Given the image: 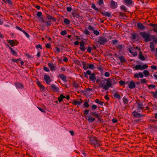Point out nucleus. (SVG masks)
I'll use <instances>...</instances> for the list:
<instances>
[{"instance_id":"nucleus-1","label":"nucleus","mask_w":157,"mask_h":157,"mask_svg":"<svg viewBox=\"0 0 157 157\" xmlns=\"http://www.w3.org/2000/svg\"><path fill=\"white\" fill-rule=\"evenodd\" d=\"M46 17L45 19L42 17H41L42 15V13L41 12L39 11L37 12L36 13V15L40 17V19L41 20V22L42 23H45V25H43L42 26L44 27L45 26L47 28H49L51 25V20L53 22L56 21V18L55 17H53L52 16L48 14H46Z\"/></svg>"},{"instance_id":"nucleus-2","label":"nucleus","mask_w":157,"mask_h":157,"mask_svg":"<svg viewBox=\"0 0 157 157\" xmlns=\"http://www.w3.org/2000/svg\"><path fill=\"white\" fill-rule=\"evenodd\" d=\"M140 35L143 38L144 40L146 42L150 41L152 39L154 43L157 44V37L155 35H151L149 33H147L145 32H141Z\"/></svg>"},{"instance_id":"nucleus-3","label":"nucleus","mask_w":157,"mask_h":157,"mask_svg":"<svg viewBox=\"0 0 157 157\" xmlns=\"http://www.w3.org/2000/svg\"><path fill=\"white\" fill-rule=\"evenodd\" d=\"M106 84L105 85L102 84L101 86V88H103L105 90H108L109 88L112 85L116 84L117 82V80L115 78H112L111 79L110 78H106Z\"/></svg>"},{"instance_id":"nucleus-4","label":"nucleus","mask_w":157,"mask_h":157,"mask_svg":"<svg viewBox=\"0 0 157 157\" xmlns=\"http://www.w3.org/2000/svg\"><path fill=\"white\" fill-rule=\"evenodd\" d=\"M89 141L91 145L93 147H100L101 145L100 143V141L96 137L91 136L90 137Z\"/></svg>"},{"instance_id":"nucleus-5","label":"nucleus","mask_w":157,"mask_h":157,"mask_svg":"<svg viewBox=\"0 0 157 157\" xmlns=\"http://www.w3.org/2000/svg\"><path fill=\"white\" fill-rule=\"evenodd\" d=\"M148 67V66L146 64H144L142 66L139 64L136 65L135 66V68L136 70H142L147 68Z\"/></svg>"},{"instance_id":"nucleus-6","label":"nucleus","mask_w":157,"mask_h":157,"mask_svg":"<svg viewBox=\"0 0 157 157\" xmlns=\"http://www.w3.org/2000/svg\"><path fill=\"white\" fill-rule=\"evenodd\" d=\"M6 41L9 44L11 47L14 46L19 44V42L17 40H7Z\"/></svg>"},{"instance_id":"nucleus-7","label":"nucleus","mask_w":157,"mask_h":157,"mask_svg":"<svg viewBox=\"0 0 157 157\" xmlns=\"http://www.w3.org/2000/svg\"><path fill=\"white\" fill-rule=\"evenodd\" d=\"M97 42L99 43L100 45H104L105 43L108 42V40L106 38L101 37L98 39Z\"/></svg>"},{"instance_id":"nucleus-8","label":"nucleus","mask_w":157,"mask_h":157,"mask_svg":"<svg viewBox=\"0 0 157 157\" xmlns=\"http://www.w3.org/2000/svg\"><path fill=\"white\" fill-rule=\"evenodd\" d=\"M103 79H100L99 78H98L96 81V82L97 83H99V82H103V83H102V82H100V83L99 84V86H98V87H101V84L103 85H105V81H106V78H103Z\"/></svg>"},{"instance_id":"nucleus-9","label":"nucleus","mask_w":157,"mask_h":157,"mask_svg":"<svg viewBox=\"0 0 157 157\" xmlns=\"http://www.w3.org/2000/svg\"><path fill=\"white\" fill-rule=\"evenodd\" d=\"M92 115H90V113L87 117L86 118L89 123H93L95 121V118L94 117H92Z\"/></svg>"},{"instance_id":"nucleus-10","label":"nucleus","mask_w":157,"mask_h":157,"mask_svg":"<svg viewBox=\"0 0 157 157\" xmlns=\"http://www.w3.org/2000/svg\"><path fill=\"white\" fill-rule=\"evenodd\" d=\"M136 103L137 104L138 106H137V109H138L142 110L143 109L144 107H143V104L140 100H138L136 101Z\"/></svg>"},{"instance_id":"nucleus-11","label":"nucleus","mask_w":157,"mask_h":157,"mask_svg":"<svg viewBox=\"0 0 157 157\" xmlns=\"http://www.w3.org/2000/svg\"><path fill=\"white\" fill-rule=\"evenodd\" d=\"M124 4L128 6H133L134 4V2L132 0H124Z\"/></svg>"},{"instance_id":"nucleus-12","label":"nucleus","mask_w":157,"mask_h":157,"mask_svg":"<svg viewBox=\"0 0 157 157\" xmlns=\"http://www.w3.org/2000/svg\"><path fill=\"white\" fill-rule=\"evenodd\" d=\"M91 8L95 10L96 11H97V12H99L100 13L102 14V13H103V12H102L101 11V8L98 9L95 5V4L93 3L91 4Z\"/></svg>"},{"instance_id":"nucleus-13","label":"nucleus","mask_w":157,"mask_h":157,"mask_svg":"<svg viewBox=\"0 0 157 157\" xmlns=\"http://www.w3.org/2000/svg\"><path fill=\"white\" fill-rule=\"evenodd\" d=\"M110 7L112 9L116 8L117 7V2L113 0H111L110 2Z\"/></svg>"},{"instance_id":"nucleus-14","label":"nucleus","mask_w":157,"mask_h":157,"mask_svg":"<svg viewBox=\"0 0 157 157\" xmlns=\"http://www.w3.org/2000/svg\"><path fill=\"white\" fill-rule=\"evenodd\" d=\"M79 48L80 50L82 52H84L86 50V47L85 46V43L83 41L80 42Z\"/></svg>"},{"instance_id":"nucleus-15","label":"nucleus","mask_w":157,"mask_h":157,"mask_svg":"<svg viewBox=\"0 0 157 157\" xmlns=\"http://www.w3.org/2000/svg\"><path fill=\"white\" fill-rule=\"evenodd\" d=\"M48 65L50 67L51 71H55L56 69V65L53 63L49 62L48 63Z\"/></svg>"},{"instance_id":"nucleus-16","label":"nucleus","mask_w":157,"mask_h":157,"mask_svg":"<svg viewBox=\"0 0 157 157\" xmlns=\"http://www.w3.org/2000/svg\"><path fill=\"white\" fill-rule=\"evenodd\" d=\"M44 79L47 84H49L51 81L50 77L48 75H44Z\"/></svg>"},{"instance_id":"nucleus-17","label":"nucleus","mask_w":157,"mask_h":157,"mask_svg":"<svg viewBox=\"0 0 157 157\" xmlns=\"http://www.w3.org/2000/svg\"><path fill=\"white\" fill-rule=\"evenodd\" d=\"M132 115L135 118H140L141 117V114L136 111H134L132 112Z\"/></svg>"},{"instance_id":"nucleus-18","label":"nucleus","mask_w":157,"mask_h":157,"mask_svg":"<svg viewBox=\"0 0 157 157\" xmlns=\"http://www.w3.org/2000/svg\"><path fill=\"white\" fill-rule=\"evenodd\" d=\"M90 115H92L93 117L97 118L100 117V114L95 111L90 112Z\"/></svg>"},{"instance_id":"nucleus-19","label":"nucleus","mask_w":157,"mask_h":157,"mask_svg":"<svg viewBox=\"0 0 157 157\" xmlns=\"http://www.w3.org/2000/svg\"><path fill=\"white\" fill-rule=\"evenodd\" d=\"M36 83L40 89H42L43 90H46V88L40 83V81L37 80L36 82Z\"/></svg>"},{"instance_id":"nucleus-20","label":"nucleus","mask_w":157,"mask_h":157,"mask_svg":"<svg viewBox=\"0 0 157 157\" xmlns=\"http://www.w3.org/2000/svg\"><path fill=\"white\" fill-rule=\"evenodd\" d=\"M14 85L16 87L19 89H22L24 88V86L21 83H20L19 82L14 83Z\"/></svg>"},{"instance_id":"nucleus-21","label":"nucleus","mask_w":157,"mask_h":157,"mask_svg":"<svg viewBox=\"0 0 157 157\" xmlns=\"http://www.w3.org/2000/svg\"><path fill=\"white\" fill-rule=\"evenodd\" d=\"M52 90L54 92H56L59 91V88L58 87H56L55 85L52 84L51 85Z\"/></svg>"},{"instance_id":"nucleus-22","label":"nucleus","mask_w":157,"mask_h":157,"mask_svg":"<svg viewBox=\"0 0 157 157\" xmlns=\"http://www.w3.org/2000/svg\"><path fill=\"white\" fill-rule=\"evenodd\" d=\"M128 87L131 89L135 87L136 85L135 82L133 81H131L128 85Z\"/></svg>"},{"instance_id":"nucleus-23","label":"nucleus","mask_w":157,"mask_h":157,"mask_svg":"<svg viewBox=\"0 0 157 157\" xmlns=\"http://www.w3.org/2000/svg\"><path fill=\"white\" fill-rule=\"evenodd\" d=\"M144 76V75L141 72H139L137 73H136L134 75V78H138L139 77H140V78H143Z\"/></svg>"},{"instance_id":"nucleus-24","label":"nucleus","mask_w":157,"mask_h":157,"mask_svg":"<svg viewBox=\"0 0 157 157\" xmlns=\"http://www.w3.org/2000/svg\"><path fill=\"white\" fill-rule=\"evenodd\" d=\"M90 75V76L89 77V79L93 81H94L96 79L95 74L94 73H91V74Z\"/></svg>"},{"instance_id":"nucleus-25","label":"nucleus","mask_w":157,"mask_h":157,"mask_svg":"<svg viewBox=\"0 0 157 157\" xmlns=\"http://www.w3.org/2000/svg\"><path fill=\"white\" fill-rule=\"evenodd\" d=\"M150 47L151 48V52H153L155 51V45L152 42L150 43Z\"/></svg>"},{"instance_id":"nucleus-26","label":"nucleus","mask_w":157,"mask_h":157,"mask_svg":"<svg viewBox=\"0 0 157 157\" xmlns=\"http://www.w3.org/2000/svg\"><path fill=\"white\" fill-rule=\"evenodd\" d=\"M142 54V52L141 51H140L139 55V58L142 61H145L146 59Z\"/></svg>"},{"instance_id":"nucleus-27","label":"nucleus","mask_w":157,"mask_h":157,"mask_svg":"<svg viewBox=\"0 0 157 157\" xmlns=\"http://www.w3.org/2000/svg\"><path fill=\"white\" fill-rule=\"evenodd\" d=\"M80 101H78L76 100H74L73 102H72V104L74 105H80L83 102V101L82 99H80Z\"/></svg>"},{"instance_id":"nucleus-28","label":"nucleus","mask_w":157,"mask_h":157,"mask_svg":"<svg viewBox=\"0 0 157 157\" xmlns=\"http://www.w3.org/2000/svg\"><path fill=\"white\" fill-rule=\"evenodd\" d=\"M72 15L74 18H79L81 17L80 14L78 12H73L72 13Z\"/></svg>"},{"instance_id":"nucleus-29","label":"nucleus","mask_w":157,"mask_h":157,"mask_svg":"<svg viewBox=\"0 0 157 157\" xmlns=\"http://www.w3.org/2000/svg\"><path fill=\"white\" fill-rule=\"evenodd\" d=\"M137 26L140 29L144 30L145 29V26L140 23H138Z\"/></svg>"},{"instance_id":"nucleus-30","label":"nucleus","mask_w":157,"mask_h":157,"mask_svg":"<svg viewBox=\"0 0 157 157\" xmlns=\"http://www.w3.org/2000/svg\"><path fill=\"white\" fill-rule=\"evenodd\" d=\"M65 98V96L63 95V94H61L60 96L58 98V101L60 102L63 101V98Z\"/></svg>"},{"instance_id":"nucleus-31","label":"nucleus","mask_w":157,"mask_h":157,"mask_svg":"<svg viewBox=\"0 0 157 157\" xmlns=\"http://www.w3.org/2000/svg\"><path fill=\"white\" fill-rule=\"evenodd\" d=\"M59 76L60 78L65 82H67V80L66 79V77L63 74H61L59 75Z\"/></svg>"},{"instance_id":"nucleus-32","label":"nucleus","mask_w":157,"mask_h":157,"mask_svg":"<svg viewBox=\"0 0 157 157\" xmlns=\"http://www.w3.org/2000/svg\"><path fill=\"white\" fill-rule=\"evenodd\" d=\"M119 60L120 61L121 63H125L126 62L125 61V59L124 56H121L119 57Z\"/></svg>"},{"instance_id":"nucleus-33","label":"nucleus","mask_w":157,"mask_h":157,"mask_svg":"<svg viewBox=\"0 0 157 157\" xmlns=\"http://www.w3.org/2000/svg\"><path fill=\"white\" fill-rule=\"evenodd\" d=\"M91 74V71L89 70H88L86 71V72H84V77L86 78H88V76L87 75H90Z\"/></svg>"},{"instance_id":"nucleus-34","label":"nucleus","mask_w":157,"mask_h":157,"mask_svg":"<svg viewBox=\"0 0 157 157\" xmlns=\"http://www.w3.org/2000/svg\"><path fill=\"white\" fill-rule=\"evenodd\" d=\"M102 15L103 16L107 17H111V13L107 12H103V13H102Z\"/></svg>"},{"instance_id":"nucleus-35","label":"nucleus","mask_w":157,"mask_h":157,"mask_svg":"<svg viewBox=\"0 0 157 157\" xmlns=\"http://www.w3.org/2000/svg\"><path fill=\"white\" fill-rule=\"evenodd\" d=\"M113 96L115 98H117L119 100H120L121 98L120 95L117 93H115L113 94Z\"/></svg>"},{"instance_id":"nucleus-36","label":"nucleus","mask_w":157,"mask_h":157,"mask_svg":"<svg viewBox=\"0 0 157 157\" xmlns=\"http://www.w3.org/2000/svg\"><path fill=\"white\" fill-rule=\"evenodd\" d=\"M10 52L14 56H18V55L17 54V52L14 51L13 48L11 49L10 50Z\"/></svg>"},{"instance_id":"nucleus-37","label":"nucleus","mask_w":157,"mask_h":157,"mask_svg":"<svg viewBox=\"0 0 157 157\" xmlns=\"http://www.w3.org/2000/svg\"><path fill=\"white\" fill-rule=\"evenodd\" d=\"M143 73L144 75V76L145 77H147L149 75V72L147 70H144L143 72Z\"/></svg>"},{"instance_id":"nucleus-38","label":"nucleus","mask_w":157,"mask_h":157,"mask_svg":"<svg viewBox=\"0 0 157 157\" xmlns=\"http://www.w3.org/2000/svg\"><path fill=\"white\" fill-rule=\"evenodd\" d=\"M121 10L124 11L125 12H127V8L124 5H121L120 7Z\"/></svg>"},{"instance_id":"nucleus-39","label":"nucleus","mask_w":157,"mask_h":157,"mask_svg":"<svg viewBox=\"0 0 157 157\" xmlns=\"http://www.w3.org/2000/svg\"><path fill=\"white\" fill-rule=\"evenodd\" d=\"M88 68L94 70V66L93 64L90 63V64H89L88 65Z\"/></svg>"},{"instance_id":"nucleus-40","label":"nucleus","mask_w":157,"mask_h":157,"mask_svg":"<svg viewBox=\"0 0 157 157\" xmlns=\"http://www.w3.org/2000/svg\"><path fill=\"white\" fill-rule=\"evenodd\" d=\"M90 110V109H85L84 110L83 113V114L84 115V117H86V115L88 114ZM82 116L84 117L83 116Z\"/></svg>"},{"instance_id":"nucleus-41","label":"nucleus","mask_w":157,"mask_h":157,"mask_svg":"<svg viewBox=\"0 0 157 157\" xmlns=\"http://www.w3.org/2000/svg\"><path fill=\"white\" fill-rule=\"evenodd\" d=\"M151 93L153 94V96L155 98H157V91H156L155 92L153 91H151Z\"/></svg>"},{"instance_id":"nucleus-42","label":"nucleus","mask_w":157,"mask_h":157,"mask_svg":"<svg viewBox=\"0 0 157 157\" xmlns=\"http://www.w3.org/2000/svg\"><path fill=\"white\" fill-rule=\"evenodd\" d=\"M123 102L125 104H127L128 103V100L125 97H124L123 98Z\"/></svg>"},{"instance_id":"nucleus-43","label":"nucleus","mask_w":157,"mask_h":157,"mask_svg":"<svg viewBox=\"0 0 157 157\" xmlns=\"http://www.w3.org/2000/svg\"><path fill=\"white\" fill-rule=\"evenodd\" d=\"M64 24L66 25H68L70 23V21L68 18H65L63 21Z\"/></svg>"},{"instance_id":"nucleus-44","label":"nucleus","mask_w":157,"mask_h":157,"mask_svg":"<svg viewBox=\"0 0 157 157\" xmlns=\"http://www.w3.org/2000/svg\"><path fill=\"white\" fill-rule=\"evenodd\" d=\"M73 85L75 88H78L79 87V85L76 82H74L73 83Z\"/></svg>"},{"instance_id":"nucleus-45","label":"nucleus","mask_w":157,"mask_h":157,"mask_svg":"<svg viewBox=\"0 0 157 157\" xmlns=\"http://www.w3.org/2000/svg\"><path fill=\"white\" fill-rule=\"evenodd\" d=\"M86 100H85V103L83 104V105L84 106L86 107V108H88L89 107L90 105L88 104V102Z\"/></svg>"},{"instance_id":"nucleus-46","label":"nucleus","mask_w":157,"mask_h":157,"mask_svg":"<svg viewBox=\"0 0 157 157\" xmlns=\"http://www.w3.org/2000/svg\"><path fill=\"white\" fill-rule=\"evenodd\" d=\"M82 63L83 65V68L85 70H86L88 68V66L87 67H86V64L85 63L84 61H82Z\"/></svg>"},{"instance_id":"nucleus-47","label":"nucleus","mask_w":157,"mask_h":157,"mask_svg":"<svg viewBox=\"0 0 157 157\" xmlns=\"http://www.w3.org/2000/svg\"><path fill=\"white\" fill-rule=\"evenodd\" d=\"M132 50L135 51V47H131L130 48L128 49V51L131 53H133V52L132 51Z\"/></svg>"},{"instance_id":"nucleus-48","label":"nucleus","mask_w":157,"mask_h":157,"mask_svg":"<svg viewBox=\"0 0 157 157\" xmlns=\"http://www.w3.org/2000/svg\"><path fill=\"white\" fill-rule=\"evenodd\" d=\"M112 43L113 45H117L118 43V41L117 40H112Z\"/></svg>"},{"instance_id":"nucleus-49","label":"nucleus","mask_w":157,"mask_h":157,"mask_svg":"<svg viewBox=\"0 0 157 157\" xmlns=\"http://www.w3.org/2000/svg\"><path fill=\"white\" fill-rule=\"evenodd\" d=\"M124 46V45H123L122 44H118L116 46V47L118 49H119L120 50H122Z\"/></svg>"},{"instance_id":"nucleus-50","label":"nucleus","mask_w":157,"mask_h":157,"mask_svg":"<svg viewBox=\"0 0 157 157\" xmlns=\"http://www.w3.org/2000/svg\"><path fill=\"white\" fill-rule=\"evenodd\" d=\"M156 87V86L155 85L153 84L149 85L147 86V87L150 89L154 88Z\"/></svg>"},{"instance_id":"nucleus-51","label":"nucleus","mask_w":157,"mask_h":157,"mask_svg":"<svg viewBox=\"0 0 157 157\" xmlns=\"http://www.w3.org/2000/svg\"><path fill=\"white\" fill-rule=\"evenodd\" d=\"M4 2L6 3H8L9 5H12L13 4L12 2L10 0H5Z\"/></svg>"},{"instance_id":"nucleus-52","label":"nucleus","mask_w":157,"mask_h":157,"mask_svg":"<svg viewBox=\"0 0 157 157\" xmlns=\"http://www.w3.org/2000/svg\"><path fill=\"white\" fill-rule=\"evenodd\" d=\"M131 36L133 39L135 40L136 39V37H139L138 36L134 33H132L131 34Z\"/></svg>"},{"instance_id":"nucleus-53","label":"nucleus","mask_w":157,"mask_h":157,"mask_svg":"<svg viewBox=\"0 0 157 157\" xmlns=\"http://www.w3.org/2000/svg\"><path fill=\"white\" fill-rule=\"evenodd\" d=\"M140 82L142 84H144L146 83L147 81L145 78H143L140 79Z\"/></svg>"},{"instance_id":"nucleus-54","label":"nucleus","mask_w":157,"mask_h":157,"mask_svg":"<svg viewBox=\"0 0 157 157\" xmlns=\"http://www.w3.org/2000/svg\"><path fill=\"white\" fill-rule=\"evenodd\" d=\"M37 108L41 112L44 113H46L45 110L44 109L42 108L39 107H38Z\"/></svg>"},{"instance_id":"nucleus-55","label":"nucleus","mask_w":157,"mask_h":157,"mask_svg":"<svg viewBox=\"0 0 157 157\" xmlns=\"http://www.w3.org/2000/svg\"><path fill=\"white\" fill-rule=\"evenodd\" d=\"M67 34V32L66 30H64L62 31L60 33V34L62 36H64Z\"/></svg>"},{"instance_id":"nucleus-56","label":"nucleus","mask_w":157,"mask_h":157,"mask_svg":"<svg viewBox=\"0 0 157 157\" xmlns=\"http://www.w3.org/2000/svg\"><path fill=\"white\" fill-rule=\"evenodd\" d=\"M55 48L56 51L55 52V53H58L60 52V50L59 48L58 47H56Z\"/></svg>"},{"instance_id":"nucleus-57","label":"nucleus","mask_w":157,"mask_h":157,"mask_svg":"<svg viewBox=\"0 0 157 157\" xmlns=\"http://www.w3.org/2000/svg\"><path fill=\"white\" fill-rule=\"evenodd\" d=\"M84 33L86 35H89L90 34V32L87 29H85L84 31Z\"/></svg>"},{"instance_id":"nucleus-58","label":"nucleus","mask_w":157,"mask_h":157,"mask_svg":"<svg viewBox=\"0 0 157 157\" xmlns=\"http://www.w3.org/2000/svg\"><path fill=\"white\" fill-rule=\"evenodd\" d=\"M97 3L100 6L101 5L103 4V0H98V2Z\"/></svg>"},{"instance_id":"nucleus-59","label":"nucleus","mask_w":157,"mask_h":157,"mask_svg":"<svg viewBox=\"0 0 157 157\" xmlns=\"http://www.w3.org/2000/svg\"><path fill=\"white\" fill-rule=\"evenodd\" d=\"M92 49V48L91 47H88L87 48V52L89 53H91V52Z\"/></svg>"},{"instance_id":"nucleus-60","label":"nucleus","mask_w":157,"mask_h":157,"mask_svg":"<svg viewBox=\"0 0 157 157\" xmlns=\"http://www.w3.org/2000/svg\"><path fill=\"white\" fill-rule=\"evenodd\" d=\"M23 32L25 35L28 38H29L30 37V36L29 34L28 33H26L25 31L24 30V31H23Z\"/></svg>"},{"instance_id":"nucleus-61","label":"nucleus","mask_w":157,"mask_h":157,"mask_svg":"<svg viewBox=\"0 0 157 157\" xmlns=\"http://www.w3.org/2000/svg\"><path fill=\"white\" fill-rule=\"evenodd\" d=\"M93 33L96 36H98L99 34V32L97 30H94Z\"/></svg>"},{"instance_id":"nucleus-62","label":"nucleus","mask_w":157,"mask_h":157,"mask_svg":"<svg viewBox=\"0 0 157 157\" xmlns=\"http://www.w3.org/2000/svg\"><path fill=\"white\" fill-rule=\"evenodd\" d=\"M98 70L99 71H100V72H102L103 71L102 67L101 65H100V67H98Z\"/></svg>"},{"instance_id":"nucleus-63","label":"nucleus","mask_w":157,"mask_h":157,"mask_svg":"<svg viewBox=\"0 0 157 157\" xmlns=\"http://www.w3.org/2000/svg\"><path fill=\"white\" fill-rule=\"evenodd\" d=\"M119 83L121 85L123 86L125 84V82L121 80L119 82Z\"/></svg>"},{"instance_id":"nucleus-64","label":"nucleus","mask_w":157,"mask_h":157,"mask_svg":"<svg viewBox=\"0 0 157 157\" xmlns=\"http://www.w3.org/2000/svg\"><path fill=\"white\" fill-rule=\"evenodd\" d=\"M112 122L113 123H117L118 121V120L115 118H113L112 120Z\"/></svg>"}]
</instances>
